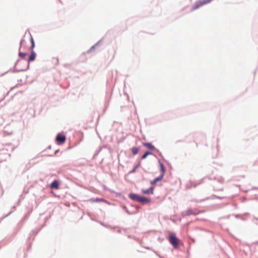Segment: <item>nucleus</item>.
Returning <instances> with one entry per match:
<instances>
[{"instance_id": "obj_8", "label": "nucleus", "mask_w": 258, "mask_h": 258, "mask_svg": "<svg viewBox=\"0 0 258 258\" xmlns=\"http://www.w3.org/2000/svg\"><path fill=\"white\" fill-rule=\"evenodd\" d=\"M35 57H36V54L33 51L32 52H31V54L30 55V56H29V59H28V66H29V63L30 62V61H33L35 58Z\"/></svg>"}, {"instance_id": "obj_12", "label": "nucleus", "mask_w": 258, "mask_h": 258, "mask_svg": "<svg viewBox=\"0 0 258 258\" xmlns=\"http://www.w3.org/2000/svg\"><path fill=\"white\" fill-rule=\"evenodd\" d=\"M139 151V148L138 147H134L132 148V153L134 155L137 154Z\"/></svg>"}, {"instance_id": "obj_6", "label": "nucleus", "mask_w": 258, "mask_h": 258, "mask_svg": "<svg viewBox=\"0 0 258 258\" xmlns=\"http://www.w3.org/2000/svg\"><path fill=\"white\" fill-rule=\"evenodd\" d=\"M163 178V175H160L158 177L155 178L153 181L151 182V184L155 185L158 181L161 180Z\"/></svg>"}, {"instance_id": "obj_1", "label": "nucleus", "mask_w": 258, "mask_h": 258, "mask_svg": "<svg viewBox=\"0 0 258 258\" xmlns=\"http://www.w3.org/2000/svg\"><path fill=\"white\" fill-rule=\"evenodd\" d=\"M128 197L131 199L140 202L142 204L149 203L150 202V200L149 199L144 197L139 196L136 194L131 193L129 194Z\"/></svg>"}, {"instance_id": "obj_15", "label": "nucleus", "mask_w": 258, "mask_h": 258, "mask_svg": "<svg viewBox=\"0 0 258 258\" xmlns=\"http://www.w3.org/2000/svg\"><path fill=\"white\" fill-rule=\"evenodd\" d=\"M140 166V163H138L135 167V168L131 171V173H134L136 172L137 169Z\"/></svg>"}, {"instance_id": "obj_11", "label": "nucleus", "mask_w": 258, "mask_h": 258, "mask_svg": "<svg viewBox=\"0 0 258 258\" xmlns=\"http://www.w3.org/2000/svg\"><path fill=\"white\" fill-rule=\"evenodd\" d=\"M90 201L91 202H104L105 200H104L103 199H91L90 200Z\"/></svg>"}, {"instance_id": "obj_4", "label": "nucleus", "mask_w": 258, "mask_h": 258, "mask_svg": "<svg viewBox=\"0 0 258 258\" xmlns=\"http://www.w3.org/2000/svg\"><path fill=\"white\" fill-rule=\"evenodd\" d=\"M66 140V137L64 136L60 135L59 134L57 135L56 138V141L60 144H63L65 142Z\"/></svg>"}, {"instance_id": "obj_5", "label": "nucleus", "mask_w": 258, "mask_h": 258, "mask_svg": "<svg viewBox=\"0 0 258 258\" xmlns=\"http://www.w3.org/2000/svg\"><path fill=\"white\" fill-rule=\"evenodd\" d=\"M50 187L52 188L58 189L59 188V183L56 180H54L50 185Z\"/></svg>"}, {"instance_id": "obj_16", "label": "nucleus", "mask_w": 258, "mask_h": 258, "mask_svg": "<svg viewBox=\"0 0 258 258\" xmlns=\"http://www.w3.org/2000/svg\"><path fill=\"white\" fill-rule=\"evenodd\" d=\"M30 41L31 42V48L33 49L34 47V41L33 37L31 36Z\"/></svg>"}, {"instance_id": "obj_14", "label": "nucleus", "mask_w": 258, "mask_h": 258, "mask_svg": "<svg viewBox=\"0 0 258 258\" xmlns=\"http://www.w3.org/2000/svg\"><path fill=\"white\" fill-rule=\"evenodd\" d=\"M151 154H152V153L151 152H147L142 156V159H144L147 157L148 155H151Z\"/></svg>"}, {"instance_id": "obj_17", "label": "nucleus", "mask_w": 258, "mask_h": 258, "mask_svg": "<svg viewBox=\"0 0 258 258\" xmlns=\"http://www.w3.org/2000/svg\"><path fill=\"white\" fill-rule=\"evenodd\" d=\"M24 42V40H22L21 41V43H20V45H21V47L22 46V45H23V43Z\"/></svg>"}, {"instance_id": "obj_9", "label": "nucleus", "mask_w": 258, "mask_h": 258, "mask_svg": "<svg viewBox=\"0 0 258 258\" xmlns=\"http://www.w3.org/2000/svg\"><path fill=\"white\" fill-rule=\"evenodd\" d=\"M142 193L144 194H152L153 193V188L151 187L148 189H143Z\"/></svg>"}, {"instance_id": "obj_7", "label": "nucleus", "mask_w": 258, "mask_h": 258, "mask_svg": "<svg viewBox=\"0 0 258 258\" xmlns=\"http://www.w3.org/2000/svg\"><path fill=\"white\" fill-rule=\"evenodd\" d=\"M144 146L146 147L148 149L151 150H154L155 149V147L150 143H146L143 144Z\"/></svg>"}, {"instance_id": "obj_10", "label": "nucleus", "mask_w": 258, "mask_h": 258, "mask_svg": "<svg viewBox=\"0 0 258 258\" xmlns=\"http://www.w3.org/2000/svg\"><path fill=\"white\" fill-rule=\"evenodd\" d=\"M160 170L161 171V173L160 175H163V176L164 175V173L165 172V168L163 165V164L161 162L160 163Z\"/></svg>"}, {"instance_id": "obj_13", "label": "nucleus", "mask_w": 258, "mask_h": 258, "mask_svg": "<svg viewBox=\"0 0 258 258\" xmlns=\"http://www.w3.org/2000/svg\"><path fill=\"white\" fill-rule=\"evenodd\" d=\"M19 55L22 58L24 59L25 58V57L26 56L27 54H26V53L22 52L20 51L19 53Z\"/></svg>"}, {"instance_id": "obj_3", "label": "nucleus", "mask_w": 258, "mask_h": 258, "mask_svg": "<svg viewBox=\"0 0 258 258\" xmlns=\"http://www.w3.org/2000/svg\"><path fill=\"white\" fill-rule=\"evenodd\" d=\"M200 213V211L197 209H188L183 213L184 216H190L191 215H196Z\"/></svg>"}, {"instance_id": "obj_2", "label": "nucleus", "mask_w": 258, "mask_h": 258, "mask_svg": "<svg viewBox=\"0 0 258 258\" xmlns=\"http://www.w3.org/2000/svg\"><path fill=\"white\" fill-rule=\"evenodd\" d=\"M168 240L174 248H177L178 247L179 240L176 237L175 233H170L169 234Z\"/></svg>"}]
</instances>
